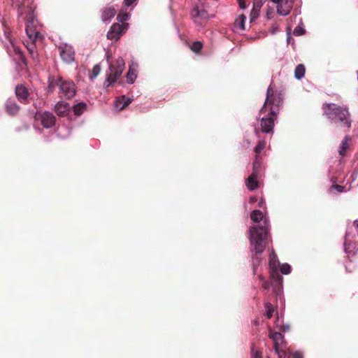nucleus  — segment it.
I'll return each instance as SVG.
<instances>
[{
	"mask_svg": "<svg viewBox=\"0 0 358 358\" xmlns=\"http://www.w3.org/2000/svg\"><path fill=\"white\" fill-rule=\"evenodd\" d=\"M282 97L281 94L276 93L274 88L270 85L266 91V98L265 102L260 109V113H265L267 107L269 106V113L268 117L261 119V129L264 133L269 134L273 132L274 122L277 118L279 108L282 105Z\"/></svg>",
	"mask_w": 358,
	"mask_h": 358,
	"instance_id": "nucleus-1",
	"label": "nucleus"
},
{
	"mask_svg": "<svg viewBox=\"0 0 358 358\" xmlns=\"http://www.w3.org/2000/svg\"><path fill=\"white\" fill-rule=\"evenodd\" d=\"M268 231L269 229L266 226L262 225L253 226L250 229L254 272L260 264L261 255L266 245Z\"/></svg>",
	"mask_w": 358,
	"mask_h": 358,
	"instance_id": "nucleus-2",
	"label": "nucleus"
},
{
	"mask_svg": "<svg viewBox=\"0 0 358 358\" xmlns=\"http://www.w3.org/2000/svg\"><path fill=\"white\" fill-rule=\"evenodd\" d=\"M322 110L329 119L345 129L348 130L351 127L350 115L348 110L340 105L330 103L322 106Z\"/></svg>",
	"mask_w": 358,
	"mask_h": 358,
	"instance_id": "nucleus-3",
	"label": "nucleus"
},
{
	"mask_svg": "<svg viewBox=\"0 0 358 358\" xmlns=\"http://www.w3.org/2000/svg\"><path fill=\"white\" fill-rule=\"evenodd\" d=\"M18 13L26 22L25 31L29 38L31 39L33 43L36 41L42 40L43 36L36 29L34 22V8L31 4L29 3L25 5L24 3H22L18 6Z\"/></svg>",
	"mask_w": 358,
	"mask_h": 358,
	"instance_id": "nucleus-4",
	"label": "nucleus"
},
{
	"mask_svg": "<svg viewBox=\"0 0 358 358\" xmlns=\"http://www.w3.org/2000/svg\"><path fill=\"white\" fill-rule=\"evenodd\" d=\"M125 63L122 57H118L115 64H110L109 72L107 73L105 81L106 87L113 85L121 76Z\"/></svg>",
	"mask_w": 358,
	"mask_h": 358,
	"instance_id": "nucleus-5",
	"label": "nucleus"
},
{
	"mask_svg": "<svg viewBox=\"0 0 358 358\" xmlns=\"http://www.w3.org/2000/svg\"><path fill=\"white\" fill-rule=\"evenodd\" d=\"M208 8L207 3L202 1H200L199 4L193 8L191 15L196 24L202 26L207 22L210 17Z\"/></svg>",
	"mask_w": 358,
	"mask_h": 358,
	"instance_id": "nucleus-6",
	"label": "nucleus"
},
{
	"mask_svg": "<svg viewBox=\"0 0 358 358\" xmlns=\"http://www.w3.org/2000/svg\"><path fill=\"white\" fill-rule=\"evenodd\" d=\"M57 85L59 87L62 97L71 99L76 94L75 84L72 81L64 80L62 77H59L57 81Z\"/></svg>",
	"mask_w": 358,
	"mask_h": 358,
	"instance_id": "nucleus-7",
	"label": "nucleus"
},
{
	"mask_svg": "<svg viewBox=\"0 0 358 358\" xmlns=\"http://www.w3.org/2000/svg\"><path fill=\"white\" fill-rule=\"evenodd\" d=\"M35 119L40 120L43 127L46 129L52 128L56 122L55 116L50 112L38 111L35 115Z\"/></svg>",
	"mask_w": 358,
	"mask_h": 358,
	"instance_id": "nucleus-8",
	"label": "nucleus"
},
{
	"mask_svg": "<svg viewBox=\"0 0 358 358\" xmlns=\"http://www.w3.org/2000/svg\"><path fill=\"white\" fill-rule=\"evenodd\" d=\"M59 55L62 59L66 63H71L74 61L75 52L71 45L66 43L62 44L59 46Z\"/></svg>",
	"mask_w": 358,
	"mask_h": 358,
	"instance_id": "nucleus-9",
	"label": "nucleus"
},
{
	"mask_svg": "<svg viewBox=\"0 0 358 358\" xmlns=\"http://www.w3.org/2000/svg\"><path fill=\"white\" fill-rule=\"evenodd\" d=\"M127 24H120L119 23L113 24L108 32L107 33V38L110 40H118L123 34L124 29Z\"/></svg>",
	"mask_w": 358,
	"mask_h": 358,
	"instance_id": "nucleus-10",
	"label": "nucleus"
},
{
	"mask_svg": "<svg viewBox=\"0 0 358 358\" xmlns=\"http://www.w3.org/2000/svg\"><path fill=\"white\" fill-rule=\"evenodd\" d=\"M279 264V262L277 259V255L275 254L273 251L271 252L269 255V267L271 269V274L272 278H276L278 281H282V278L281 275L278 272V266Z\"/></svg>",
	"mask_w": 358,
	"mask_h": 358,
	"instance_id": "nucleus-11",
	"label": "nucleus"
},
{
	"mask_svg": "<svg viewBox=\"0 0 358 358\" xmlns=\"http://www.w3.org/2000/svg\"><path fill=\"white\" fill-rule=\"evenodd\" d=\"M15 92L17 99L20 103L23 104L28 103L29 92L24 85L20 84L16 85Z\"/></svg>",
	"mask_w": 358,
	"mask_h": 358,
	"instance_id": "nucleus-12",
	"label": "nucleus"
},
{
	"mask_svg": "<svg viewBox=\"0 0 358 358\" xmlns=\"http://www.w3.org/2000/svg\"><path fill=\"white\" fill-rule=\"evenodd\" d=\"M71 110V106L69 103L61 101L55 106V111L59 117H66L69 115Z\"/></svg>",
	"mask_w": 358,
	"mask_h": 358,
	"instance_id": "nucleus-13",
	"label": "nucleus"
},
{
	"mask_svg": "<svg viewBox=\"0 0 358 358\" xmlns=\"http://www.w3.org/2000/svg\"><path fill=\"white\" fill-rule=\"evenodd\" d=\"M276 3L277 12L279 15L285 16L288 15L292 7H293V1H273Z\"/></svg>",
	"mask_w": 358,
	"mask_h": 358,
	"instance_id": "nucleus-14",
	"label": "nucleus"
},
{
	"mask_svg": "<svg viewBox=\"0 0 358 358\" xmlns=\"http://www.w3.org/2000/svg\"><path fill=\"white\" fill-rule=\"evenodd\" d=\"M5 108L6 113L12 116H14L18 113L20 107L13 99H9L5 103Z\"/></svg>",
	"mask_w": 358,
	"mask_h": 358,
	"instance_id": "nucleus-15",
	"label": "nucleus"
},
{
	"mask_svg": "<svg viewBox=\"0 0 358 358\" xmlns=\"http://www.w3.org/2000/svg\"><path fill=\"white\" fill-rule=\"evenodd\" d=\"M257 173L253 172L246 180V186L250 190H255L258 187V182L257 180Z\"/></svg>",
	"mask_w": 358,
	"mask_h": 358,
	"instance_id": "nucleus-16",
	"label": "nucleus"
},
{
	"mask_svg": "<svg viewBox=\"0 0 358 358\" xmlns=\"http://www.w3.org/2000/svg\"><path fill=\"white\" fill-rule=\"evenodd\" d=\"M262 6V1H254L253 7L250 12V22L255 21L259 15L260 8Z\"/></svg>",
	"mask_w": 358,
	"mask_h": 358,
	"instance_id": "nucleus-17",
	"label": "nucleus"
},
{
	"mask_svg": "<svg viewBox=\"0 0 358 358\" xmlns=\"http://www.w3.org/2000/svg\"><path fill=\"white\" fill-rule=\"evenodd\" d=\"M269 338L273 341L274 343V349H276L280 347V343L283 341L284 337L282 334L280 332H273L270 331Z\"/></svg>",
	"mask_w": 358,
	"mask_h": 358,
	"instance_id": "nucleus-18",
	"label": "nucleus"
},
{
	"mask_svg": "<svg viewBox=\"0 0 358 358\" xmlns=\"http://www.w3.org/2000/svg\"><path fill=\"white\" fill-rule=\"evenodd\" d=\"M117 12L113 8H106L102 11L101 19L103 21L106 22L110 20L115 15Z\"/></svg>",
	"mask_w": 358,
	"mask_h": 358,
	"instance_id": "nucleus-19",
	"label": "nucleus"
},
{
	"mask_svg": "<svg viewBox=\"0 0 358 358\" xmlns=\"http://www.w3.org/2000/svg\"><path fill=\"white\" fill-rule=\"evenodd\" d=\"M131 99L126 98L124 96H122L120 99L117 100L115 105L116 107L119 108V110H124L128 105L131 103Z\"/></svg>",
	"mask_w": 358,
	"mask_h": 358,
	"instance_id": "nucleus-20",
	"label": "nucleus"
},
{
	"mask_svg": "<svg viewBox=\"0 0 358 358\" xmlns=\"http://www.w3.org/2000/svg\"><path fill=\"white\" fill-rule=\"evenodd\" d=\"M86 109L87 105L83 102L78 103L73 107V113L77 116L82 115Z\"/></svg>",
	"mask_w": 358,
	"mask_h": 358,
	"instance_id": "nucleus-21",
	"label": "nucleus"
},
{
	"mask_svg": "<svg viewBox=\"0 0 358 358\" xmlns=\"http://www.w3.org/2000/svg\"><path fill=\"white\" fill-rule=\"evenodd\" d=\"M246 20V17L245 15L241 14L238 15V17L236 19L234 22V27L236 28H240L241 30H245V21Z\"/></svg>",
	"mask_w": 358,
	"mask_h": 358,
	"instance_id": "nucleus-22",
	"label": "nucleus"
},
{
	"mask_svg": "<svg viewBox=\"0 0 358 358\" xmlns=\"http://www.w3.org/2000/svg\"><path fill=\"white\" fill-rule=\"evenodd\" d=\"M250 218L255 222H259L263 218V213L259 210H254L250 214Z\"/></svg>",
	"mask_w": 358,
	"mask_h": 358,
	"instance_id": "nucleus-23",
	"label": "nucleus"
},
{
	"mask_svg": "<svg viewBox=\"0 0 358 358\" xmlns=\"http://www.w3.org/2000/svg\"><path fill=\"white\" fill-rule=\"evenodd\" d=\"M127 81L128 83L132 84L135 81L136 78V71L132 69L131 67H129V71L127 73Z\"/></svg>",
	"mask_w": 358,
	"mask_h": 358,
	"instance_id": "nucleus-24",
	"label": "nucleus"
},
{
	"mask_svg": "<svg viewBox=\"0 0 358 358\" xmlns=\"http://www.w3.org/2000/svg\"><path fill=\"white\" fill-rule=\"evenodd\" d=\"M349 139H350L349 137L346 136L345 138V139L341 143L340 150H339V154L341 156H344L345 155L347 150L349 148V143H348Z\"/></svg>",
	"mask_w": 358,
	"mask_h": 358,
	"instance_id": "nucleus-25",
	"label": "nucleus"
},
{
	"mask_svg": "<svg viewBox=\"0 0 358 358\" xmlns=\"http://www.w3.org/2000/svg\"><path fill=\"white\" fill-rule=\"evenodd\" d=\"M305 73V66L303 64H299L294 71V76L297 79H301Z\"/></svg>",
	"mask_w": 358,
	"mask_h": 358,
	"instance_id": "nucleus-26",
	"label": "nucleus"
},
{
	"mask_svg": "<svg viewBox=\"0 0 358 358\" xmlns=\"http://www.w3.org/2000/svg\"><path fill=\"white\" fill-rule=\"evenodd\" d=\"M203 48V43L200 41L194 42L190 46V49L195 53H199Z\"/></svg>",
	"mask_w": 358,
	"mask_h": 358,
	"instance_id": "nucleus-27",
	"label": "nucleus"
},
{
	"mask_svg": "<svg viewBox=\"0 0 358 358\" xmlns=\"http://www.w3.org/2000/svg\"><path fill=\"white\" fill-rule=\"evenodd\" d=\"M265 308L266 309V317L268 319H271L273 317L274 309L271 303L269 302L265 303Z\"/></svg>",
	"mask_w": 358,
	"mask_h": 358,
	"instance_id": "nucleus-28",
	"label": "nucleus"
},
{
	"mask_svg": "<svg viewBox=\"0 0 358 358\" xmlns=\"http://www.w3.org/2000/svg\"><path fill=\"white\" fill-rule=\"evenodd\" d=\"M266 146V141L264 140H261L258 142L257 145L255 148V153L258 154L261 152Z\"/></svg>",
	"mask_w": 358,
	"mask_h": 358,
	"instance_id": "nucleus-29",
	"label": "nucleus"
},
{
	"mask_svg": "<svg viewBox=\"0 0 358 358\" xmlns=\"http://www.w3.org/2000/svg\"><path fill=\"white\" fill-rule=\"evenodd\" d=\"M27 49L31 55V56L32 57V58L34 59H37L38 58V54L36 51V47H35V45L34 43H31L30 45H29L27 47Z\"/></svg>",
	"mask_w": 358,
	"mask_h": 358,
	"instance_id": "nucleus-30",
	"label": "nucleus"
},
{
	"mask_svg": "<svg viewBox=\"0 0 358 358\" xmlns=\"http://www.w3.org/2000/svg\"><path fill=\"white\" fill-rule=\"evenodd\" d=\"M129 18L128 13L127 12L120 11L117 17V20L120 22H124L127 21Z\"/></svg>",
	"mask_w": 358,
	"mask_h": 358,
	"instance_id": "nucleus-31",
	"label": "nucleus"
},
{
	"mask_svg": "<svg viewBox=\"0 0 358 358\" xmlns=\"http://www.w3.org/2000/svg\"><path fill=\"white\" fill-rule=\"evenodd\" d=\"M305 32V29L301 25H298L296 27L294 28L293 31V34L294 36H299L304 34Z\"/></svg>",
	"mask_w": 358,
	"mask_h": 358,
	"instance_id": "nucleus-32",
	"label": "nucleus"
},
{
	"mask_svg": "<svg viewBox=\"0 0 358 358\" xmlns=\"http://www.w3.org/2000/svg\"><path fill=\"white\" fill-rule=\"evenodd\" d=\"M280 271L282 274L287 275L291 272V266L288 264H284L280 266Z\"/></svg>",
	"mask_w": 358,
	"mask_h": 358,
	"instance_id": "nucleus-33",
	"label": "nucleus"
},
{
	"mask_svg": "<svg viewBox=\"0 0 358 358\" xmlns=\"http://www.w3.org/2000/svg\"><path fill=\"white\" fill-rule=\"evenodd\" d=\"M100 71H101L100 65L99 64L94 65L92 69V78H96L99 74Z\"/></svg>",
	"mask_w": 358,
	"mask_h": 358,
	"instance_id": "nucleus-34",
	"label": "nucleus"
},
{
	"mask_svg": "<svg viewBox=\"0 0 358 358\" xmlns=\"http://www.w3.org/2000/svg\"><path fill=\"white\" fill-rule=\"evenodd\" d=\"M275 353L278 355V358H286L287 357V354H286V352L282 349H280V348H278L277 350L276 349H274Z\"/></svg>",
	"mask_w": 358,
	"mask_h": 358,
	"instance_id": "nucleus-35",
	"label": "nucleus"
},
{
	"mask_svg": "<svg viewBox=\"0 0 358 358\" xmlns=\"http://www.w3.org/2000/svg\"><path fill=\"white\" fill-rule=\"evenodd\" d=\"M252 358H262V352L260 350H255L254 348H252Z\"/></svg>",
	"mask_w": 358,
	"mask_h": 358,
	"instance_id": "nucleus-36",
	"label": "nucleus"
},
{
	"mask_svg": "<svg viewBox=\"0 0 358 358\" xmlns=\"http://www.w3.org/2000/svg\"><path fill=\"white\" fill-rule=\"evenodd\" d=\"M258 157H259L258 155H256V160L253 163V172H255V173H257V169L260 166V163L258 162Z\"/></svg>",
	"mask_w": 358,
	"mask_h": 358,
	"instance_id": "nucleus-37",
	"label": "nucleus"
},
{
	"mask_svg": "<svg viewBox=\"0 0 358 358\" xmlns=\"http://www.w3.org/2000/svg\"><path fill=\"white\" fill-rule=\"evenodd\" d=\"M278 29V25L277 24H273L270 28V31L272 34H274Z\"/></svg>",
	"mask_w": 358,
	"mask_h": 358,
	"instance_id": "nucleus-38",
	"label": "nucleus"
},
{
	"mask_svg": "<svg viewBox=\"0 0 358 358\" xmlns=\"http://www.w3.org/2000/svg\"><path fill=\"white\" fill-rule=\"evenodd\" d=\"M288 358H303V357L300 352H296L293 353L292 355H291L290 356H289Z\"/></svg>",
	"mask_w": 358,
	"mask_h": 358,
	"instance_id": "nucleus-39",
	"label": "nucleus"
},
{
	"mask_svg": "<svg viewBox=\"0 0 358 358\" xmlns=\"http://www.w3.org/2000/svg\"><path fill=\"white\" fill-rule=\"evenodd\" d=\"M239 3V6L241 9H245V8H247L249 4H247V1H238Z\"/></svg>",
	"mask_w": 358,
	"mask_h": 358,
	"instance_id": "nucleus-40",
	"label": "nucleus"
},
{
	"mask_svg": "<svg viewBox=\"0 0 358 358\" xmlns=\"http://www.w3.org/2000/svg\"><path fill=\"white\" fill-rule=\"evenodd\" d=\"M262 286V288H264V289L267 290L270 287V284H269L268 282L264 281V282H263Z\"/></svg>",
	"mask_w": 358,
	"mask_h": 358,
	"instance_id": "nucleus-41",
	"label": "nucleus"
},
{
	"mask_svg": "<svg viewBox=\"0 0 358 358\" xmlns=\"http://www.w3.org/2000/svg\"><path fill=\"white\" fill-rule=\"evenodd\" d=\"M333 187H334L338 192H342L343 189V187L338 185H334Z\"/></svg>",
	"mask_w": 358,
	"mask_h": 358,
	"instance_id": "nucleus-42",
	"label": "nucleus"
},
{
	"mask_svg": "<svg viewBox=\"0 0 358 358\" xmlns=\"http://www.w3.org/2000/svg\"><path fill=\"white\" fill-rule=\"evenodd\" d=\"M257 201V198L255 196H252L250 199V203H255Z\"/></svg>",
	"mask_w": 358,
	"mask_h": 358,
	"instance_id": "nucleus-43",
	"label": "nucleus"
},
{
	"mask_svg": "<svg viewBox=\"0 0 358 358\" xmlns=\"http://www.w3.org/2000/svg\"><path fill=\"white\" fill-rule=\"evenodd\" d=\"M126 2V6L127 7H129L130 6L132 5V3L134 2V1H125Z\"/></svg>",
	"mask_w": 358,
	"mask_h": 358,
	"instance_id": "nucleus-44",
	"label": "nucleus"
},
{
	"mask_svg": "<svg viewBox=\"0 0 358 358\" xmlns=\"http://www.w3.org/2000/svg\"><path fill=\"white\" fill-rule=\"evenodd\" d=\"M291 38V34L290 33H287V42L289 43V40Z\"/></svg>",
	"mask_w": 358,
	"mask_h": 358,
	"instance_id": "nucleus-45",
	"label": "nucleus"
},
{
	"mask_svg": "<svg viewBox=\"0 0 358 358\" xmlns=\"http://www.w3.org/2000/svg\"><path fill=\"white\" fill-rule=\"evenodd\" d=\"M263 203H264V201L262 199V200H261V201H259V207H262Z\"/></svg>",
	"mask_w": 358,
	"mask_h": 358,
	"instance_id": "nucleus-46",
	"label": "nucleus"
},
{
	"mask_svg": "<svg viewBox=\"0 0 358 358\" xmlns=\"http://www.w3.org/2000/svg\"><path fill=\"white\" fill-rule=\"evenodd\" d=\"M270 16H271V13L269 12H267V17H268V18H270Z\"/></svg>",
	"mask_w": 358,
	"mask_h": 358,
	"instance_id": "nucleus-47",
	"label": "nucleus"
},
{
	"mask_svg": "<svg viewBox=\"0 0 358 358\" xmlns=\"http://www.w3.org/2000/svg\"><path fill=\"white\" fill-rule=\"evenodd\" d=\"M255 132H256L257 134H258V133H259L257 129L255 130Z\"/></svg>",
	"mask_w": 358,
	"mask_h": 358,
	"instance_id": "nucleus-48",
	"label": "nucleus"
}]
</instances>
